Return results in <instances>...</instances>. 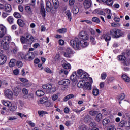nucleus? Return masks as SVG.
I'll list each match as a JSON object with an SVG mask.
<instances>
[{
    "instance_id": "f257e3e1",
    "label": "nucleus",
    "mask_w": 130,
    "mask_h": 130,
    "mask_svg": "<svg viewBox=\"0 0 130 130\" xmlns=\"http://www.w3.org/2000/svg\"><path fill=\"white\" fill-rule=\"evenodd\" d=\"M20 41L23 45V48H28L29 46H30L32 43H33V41H34V38L33 36L31 35L30 34H26V38L21 36L20 38Z\"/></svg>"
},
{
    "instance_id": "f03ea898",
    "label": "nucleus",
    "mask_w": 130,
    "mask_h": 130,
    "mask_svg": "<svg viewBox=\"0 0 130 130\" xmlns=\"http://www.w3.org/2000/svg\"><path fill=\"white\" fill-rule=\"evenodd\" d=\"M12 41V37L10 36H5L1 42V45L5 50H8L10 48L9 43Z\"/></svg>"
},
{
    "instance_id": "7ed1b4c3",
    "label": "nucleus",
    "mask_w": 130,
    "mask_h": 130,
    "mask_svg": "<svg viewBox=\"0 0 130 130\" xmlns=\"http://www.w3.org/2000/svg\"><path fill=\"white\" fill-rule=\"evenodd\" d=\"M70 44L73 48L75 49V50L80 49V47H81L80 40L78 38H75V39L71 40L70 41Z\"/></svg>"
},
{
    "instance_id": "20e7f679",
    "label": "nucleus",
    "mask_w": 130,
    "mask_h": 130,
    "mask_svg": "<svg viewBox=\"0 0 130 130\" xmlns=\"http://www.w3.org/2000/svg\"><path fill=\"white\" fill-rule=\"evenodd\" d=\"M110 34L113 38H119L123 35V32H122L120 29H114L110 30Z\"/></svg>"
},
{
    "instance_id": "39448f33",
    "label": "nucleus",
    "mask_w": 130,
    "mask_h": 130,
    "mask_svg": "<svg viewBox=\"0 0 130 130\" xmlns=\"http://www.w3.org/2000/svg\"><path fill=\"white\" fill-rule=\"evenodd\" d=\"M77 75L80 79L86 80L87 78H89V74L82 69H79L77 71Z\"/></svg>"
},
{
    "instance_id": "423d86ee",
    "label": "nucleus",
    "mask_w": 130,
    "mask_h": 130,
    "mask_svg": "<svg viewBox=\"0 0 130 130\" xmlns=\"http://www.w3.org/2000/svg\"><path fill=\"white\" fill-rule=\"evenodd\" d=\"M85 80L87 81L85 83L84 89L85 90H92V84H93V79L91 77H88Z\"/></svg>"
},
{
    "instance_id": "0eeeda50",
    "label": "nucleus",
    "mask_w": 130,
    "mask_h": 130,
    "mask_svg": "<svg viewBox=\"0 0 130 130\" xmlns=\"http://www.w3.org/2000/svg\"><path fill=\"white\" fill-rule=\"evenodd\" d=\"M58 84L60 86H64L65 88H69L71 85V80L70 79H63L59 81Z\"/></svg>"
},
{
    "instance_id": "6e6552de",
    "label": "nucleus",
    "mask_w": 130,
    "mask_h": 130,
    "mask_svg": "<svg viewBox=\"0 0 130 130\" xmlns=\"http://www.w3.org/2000/svg\"><path fill=\"white\" fill-rule=\"evenodd\" d=\"M46 10L48 13L52 12V10H53L52 4L49 1H46Z\"/></svg>"
},
{
    "instance_id": "1a4fd4ad",
    "label": "nucleus",
    "mask_w": 130,
    "mask_h": 130,
    "mask_svg": "<svg viewBox=\"0 0 130 130\" xmlns=\"http://www.w3.org/2000/svg\"><path fill=\"white\" fill-rule=\"evenodd\" d=\"M4 94L5 97L8 99L12 100L13 98H14V94H13V92L10 89L6 90L4 91Z\"/></svg>"
},
{
    "instance_id": "9d476101",
    "label": "nucleus",
    "mask_w": 130,
    "mask_h": 130,
    "mask_svg": "<svg viewBox=\"0 0 130 130\" xmlns=\"http://www.w3.org/2000/svg\"><path fill=\"white\" fill-rule=\"evenodd\" d=\"M79 38L83 39L84 40H88L89 39V34L85 31H82L79 33Z\"/></svg>"
},
{
    "instance_id": "9b49d317",
    "label": "nucleus",
    "mask_w": 130,
    "mask_h": 130,
    "mask_svg": "<svg viewBox=\"0 0 130 130\" xmlns=\"http://www.w3.org/2000/svg\"><path fill=\"white\" fill-rule=\"evenodd\" d=\"M118 125L120 127H129L130 122L125 120H122L119 123Z\"/></svg>"
},
{
    "instance_id": "f8f14e48",
    "label": "nucleus",
    "mask_w": 130,
    "mask_h": 130,
    "mask_svg": "<svg viewBox=\"0 0 130 130\" xmlns=\"http://www.w3.org/2000/svg\"><path fill=\"white\" fill-rule=\"evenodd\" d=\"M7 34V28L4 25H0V38H3Z\"/></svg>"
},
{
    "instance_id": "ddd939ff",
    "label": "nucleus",
    "mask_w": 130,
    "mask_h": 130,
    "mask_svg": "<svg viewBox=\"0 0 130 130\" xmlns=\"http://www.w3.org/2000/svg\"><path fill=\"white\" fill-rule=\"evenodd\" d=\"M84 7L86 10L90 9V7L92 6V1L91 0H84L83 3Z\"/></svg>"
},
{
    "instance_id": "4468645a",
    "label": "nucleus",
    "mask_w": 130,
    "mask_h": 130,
    "mask_svg": "<svg viewBox=\"0 0 130 130\" xmlns=\"http://www.w3.org/2000/svg\"><path fill=\"white\" fill-rule=\"evenodd\" d=\"M73 53V51L71 48H68L66 49L65 52L63 53V55L65 57L70 58L71 57V54Z\"/></svg>"
},
{
    "instance_id": "2eb2a0df",
    "label": "nucleus",
    "mask_w": 130,
    "mask_h": 130,
    "mask_svg": "<svg viewBox=\"0 0 130 130\" xmlns=\"http://www.w3.org/2000/svg\"><path fill=\"white\" fill-rule=\"evenodd\" d=\"M77 73L73 72L71 76H70V79L72 81V82H74V83H77L78 82V78H77Z\"/></svg>"
},
{
    "instance_id": "dca6fc26",
    "label": "nucleus",
    "mask_w": 130,
    "mask_h": 130,
    "mask_svg": "<svg viewBox=\"0 0 130 130\" xmlns=\"http://www.w3.org/2000/svg\"><path fill=\"white\" fill-rule=\"evenodd\" d=\"M65 14L68 21L71 22L72 21V13H71V11H70V10H67L65 11Z\"/></svg>"
},
{
    "instance_id": "f3484780",
    "label": "nucleus",
    "mask_w": 130,
    "mask_h": 130,
    "mask_svg": "<svg viewBox=\"0 0 130 130\" xmlns=\"http://www.w3.org/2000/svg\"><path fill=\"white\" fill-rule=\"evenodd\" d=\"M7 62V56L4 55L0 56V64H5V63Z\"/></svg>"
},
{
    "instance_id": "a211bd4d",
    "label": "nucleus",
    "mask_w": 130,
    "mask_h": 130,
    "mask_svg": "<svg viewBox=\"0 0 130 130\" xmlns=\"http://www.w3.org/2000/svg\"><path fill=\"white\" fill-rule=\"evenodd\" d=\"M83 120L85 123H89L92 121V118L89 115H86L84 116Z\"/></svg>"
},
{
    "instance_id": "6ab92c4d",
    "label": "nucleus",
    "mask_w": 130,
    "mask_h": 130,
    "mask_svg": "<svg viewBox=\"0 0 130 130\" xmlns=\"http://www.w3.org/2000/svg\"><path fill=\"white\" fill-rule=\"evenodd\" d=\"M4 10L7 13H10L12 11V6L9 4H5Z\"/></svg>"
},
{
    "instance_id": "aec40b11",
    "label": "nucleus",
    "mask_w": 130,
    "mask_h": 130,
    "mask_svg": "<svg viewBox=\"0 0 130 130\" xmlns=\"http://www.w3.org/2000/svg\"><path fill=\"white\" fill-rule=\"evenodd\" d=\"M2 103L5 106H7L8 107H10V106H12V103L10 102L9 101H7L5 100H3L1 101Z\"/></svg>"
},
{
    "instance_id": "412c9836",
    "label": "nucleus",
    "mask_w": 130,
    "mask_h": 130,
    "mask_svg": "<svg viewBox=\"0 0 130 130\" xmlns=\"http://www.w3.org/2000/svg\"><path fill=\"white\" fill-rule=\"evenodd\" d=\"M103 38H104L106 41H109L111 39V36L110 34L106 33L104 34L102 36Z\"/></svg>"
},
{
    "instance_id": "4be33fe9",
    "label": "nucleus",
    "mask_w": 130,
    "mask_h": 130,
    "mask_svg": "<svg viewBox=\"0 0 130 130\" xmlns=\"http://www.w3.org/2000/svg\"><path fill=\"white\" fill-rule=\"evenodd\" d=\"M13 92L14 96H16L17 97V96H18L19 94H20V92H21V88L19 87H15L13 89Z\"/></svg>"
},
{
    "instance_id": "5701e85b",
    "label": "nucleus",
    "mask_w": 130,
    "mask_h": 130,
    "mask_svg": "<svg viewBox=\"0 0 130 130\" xmlns=\"http://www.w3.org/2000/svg\"><path fill=\"white\" fill-rule=\"evenodd\" d=\"M74 97H75V95L74 94H70L65 96L63 98V101L64 102H67V101H68L69 99H72V98H74Z\"/></svg>"
},
{
    "instance_id": "b1692460",
    "label": "nucleus",
    "mask_w": 130,
    "mask_h": 130,
    "mask_svg": "<svg viewBox=\"0 0 130 130\" xmlns=\"http://www.w3.org/2000/svg\"><path fill=\"white\" fill-rule=\"evenodd\" d=\"M125 55H120L117 56L118 60H120V61L124 62V60H126V57L125 56Z\"/></svg>"
},
{
    "instance_id": "393cba45",
    "label": "nucleus",
    "mask_w": 130,
    "mask_h": 130,
    "mask_svg": "<svg viewBox=\"0 0 130 130\" xmlns=\"http://www.w3.org/2000/svg\"><path fill=\"white\" fill-rule=\"evenodd\" d=\"M52 2L54 6V9H58V7H59V2L58 0H52Z\"/></svg>"
},
{
    "instance_id": "a878e982",
    "label": "nucleus",
    "mask_w": 130,
    "mask_h": 130,
    "mask_svg": "<svg viewBox=\"0 0 130 130\" xmlns=\"http://www.w3.org/2000/svg\"><path fill=\"white\" fill-rule=\"evenodd\" d=\"M36 95L38 97H42L44 95V92L41 90H38L36 91Z\"/></svg>"
},
{
    "instance_id": "bb28decb",
    "label": "nucleus",
    "mask_w": 130,
    "mask_h": 130,
    "mask_svg": "<svg viewBox=\"0 0 130 130\" xmlns=\"http://www.w3.org/2000/svg\"><path fill=\"white\" fill-rule=\"evenodd\" d=\"M122 78L123 80H124V82H125L126 83H129L130 78L127 75L124 74L122 76Z\"/></svg>"
},
{
    "instance_id": "cd10ccee",
    "label": "nucleus",
    "mask_w": 130,
    "mask_h": 130,
    "mask_svg": "<svg viewBox=\"0 0 130 130\" xmlns=\"http://www.w3.org/2000/svg\"><path fill=\"white\" fill-rule=\"evenodd\" d=\"M125 98V94L124 93H121L118 97V100L119 104H121V101L123 100Z\"/></svg>"
},
{
    "instance_id": "c85d7f7f",
    "label": "nucleus",
    "mask_w": 130,
    "mask_h": 130,
    "mask_svg": "<svg viewBox=\"0 0 130 130\" xmlns=\"http://www.w3.org/2000/svg\"><path fill=\"white\" fill-rule=\"evenodd\" d=\"M85 81L84 80H82L79 81L78 84H77V86L78 87V88H84V86H85Z\"/></svg>"
},
{
    "instance_id": "c756f323",
    "label": "nucleus",
    "mask_w": 130,
    "mask_h": 130,
    "mask_svg": "<svg viewBox=\"0 0 130 130\" xmlns=\"http://www.w3.org/2000/svg\"><path fill=\"white\" fill-rule=\"evenodd\" d=\"M80 46L82 47H87L88 46V43L85 40H82L80 42Z\"/></svg>"
},
{
    "instance_id": "7c9ffc66",
    "label": "nucleus",
    "mask_w": 130,
    "mask_h": 130,
    "mask_svg": "<svg viewBox=\"0 0 130 130\" xmlns=\"http://www.w3.org/2000/svg\"><path fill=\"white\" fill-rule=\"evenodd\" d=\"M62 67L64 69H66V70H71V69H72V66H71V64L69 63H64L62 64Z\"/></svg>"
},
{
    "instance_id": "2f4dec72",
    "label": "nucleus",
    "mask_w": 130,
    "mask_h": 130,
    "mask_svg": "<svg viewBox=\"0 0 130 130\" xmlns=\"http://www.w3.org/2000/svg\"><path fill=\"white\" fill-rule=\"evenodd\" d=\"M103 3H106L107 6H112L113 5V0H102Z\"/></svg>"
},
{
    "instance_id": "473e14b6",
    "label": "nucleus",
    "mask_w": 130,
    "mask_h": 130,
    "mask_svg": "<svg viewBox=\"0 0 130 130\" xmlns=\"http://www.w3.org/2000/svg\"><path fill=\"white\" fill-rule=\"evenodd\" d=\"M102 119V114L99 113L95 118L96 122H100L101 121V120Z\"/></svg>"
},
{
    "instance_id": "72a5a7b5",
    "label": "nucleus",
    "mask_w": 130,
    "mask_h": 130,
    "mask_svg": "<svg viewBox=\"0 0 130 130\" xmlns=\"http://www.w3.org/2000/svg\"><path fill=\"white\" fill-rule=\"evenodd\" d=\"M47 100L48 99H47V97H44L40 99L39 101V103L40 104H44V103H46V102H47Z\"/></svg>"
},
{
    "instance_id": "f704fd0d",
    "label": "nucleus",
    "mask_w": 130,
    "mask_h": 130,
    "mask_svg": "<svg viewBox=\"0 0 130 130\" xmlns=\"http://www.w3.org/2000/svg\"><path fill=\"white\" fill-rule=\"evenodd\" d=\"M52 87V86H51V84H45L42 86V88L45 90H50Z\"/></svg>"
},
{
    "instance_id": "c9c22d12",
    "label": "nucleus",
    "mask_w": 130,
    "mask_h": 130,
    "mask_svg": "<svg viewBox=\"0 0 130 130\" xmlns=\"http://www.w3.org/2000/svg\"><path fill=\"white\" fill-rule=\"evenodd\" d=\"M15 64H16V59H11L9 62V67H10V68H13V67H15Z\"/></svg>"
},
{
    "instance_id": "e433bc0d",
    "label": "nucleus",
    "mask_w": 130,
    "mask_h": 130,
    "mask_svg": "<svg viewBox=\"0 0 130 130\" xmlns=\"http://www.w3.org/2000/svg\"><path fill=\"white\" fill-rule=\"evenodd\" d=\"M94 13L98 14V15H104V12L100 9H97L94 10Z\"/></svg>"
},
{
    "instance_id": "4c0bfd02",
    "label": "nucleus",
    "mask_w": 130,
    "mask_h": 130,
    "mask_svg": "<svg viewBox=\"0 0 130 130\" xmlns=\"http://www.w3.org/2000/svg\"><path fill=\"white\" fill-rule=\"evenodd\" d=\"M110 122V120L109 119L105 118L102 121V124L103 126H106Z\"/></svg>"
},
{
    "instance_id": "58836bf2",
    "label": "nucleus",
    "mask_w": 130,
    "mask_h": 130,
    "mask_svg": "<svg viewBox=\"0 0 130 130\" xmlns=\"http://www.w3.org/2000/svg\"><path fill=\"white\" fill-rule=\"evenodd\" d=\"M28 55H29V60H33V59H34V58H35V55H34V53H33V52H29L28 54Z\"/></svg>"
},
{
    "instance_id": "ea45409f",
    "label": "nucleus",
    "mask_w": 130,
    "mask_h": 130,
    "mask_svg": "<svg viewBox=\"0 0 130 130\" xmlns=\"http://www.w3.org/2000/svg\"><path fill=\"white\" fill-rule=\"evenodd\" d=\"M17 24L20 27H24V25H25L24 21H23L22 19H18Z\"/></svg>"
},
{
    "instance_id": "a19ab883",
    "label": "nucleus",
    "mask_w": 130,
    "mask_h": 130,
    "mask_svg": "<svg viewBox=\"0 0 130 130\" xmlns=\"http://www.w3.org/2000/svg\"><path fill=\"white\" fill-rule=\"evenodd\" d=\"M7 20L9 24H10L11 25L14 23V18H13V17L9 16L7 18Z\"/></svg>"
},
{
    "instance_id": "79ce46f5",
    "label": "nucleus",
    "mask_w": 130,
    "mask_h": 130,
    "mask_svg": "<svg viewBox=\"0 0 130 130\" xmlns=\"http://www.w3.org/2000/svg\"><path fill=\"white\" fill-rule=\"evenodd\" d=\"M38 113L40 116H43L45 114H48V112L45 111H39Z\"/></svg>"
},
{
    "instance_id": "37998d69",
    "label": "nucleus",
    "mask_w": 130,
    "mask_h": 130,
    "mask_svg": "<svg viewBox=\"0 0 130 130\" xmlns=\"http://www.w3.org/2000/svg\"><path fill=\"white\" fill-rule=\"evenodd\" d=\"M89 113L90 115H91V116H96V115L98 114V112L94 110H91L89 112Z\"/></svg>"
},
{
    "instance_id": "c03bdc74",
    "label": "nucleus",
    "mask_w": 130,
    "mask_h": 130,
    "mask_svg": "<svg viewBox=\"0 0 130 130\" xmlns=\"http://www.w3.org/2000/svg\"><path fill=\"white\" fill-rule=\"evenodd\" d=\"M122 63L123 66H127V67H128L130 64V59H126Z\"/></svg>"
},
{
    "instance_id": "a18cd8bd",
    "label": "nucleus",
    "mask_w": 130,
    "mask_h": 130,
    "mask_svg": "<svg viewBox=\"0 0 130 130\" xmlns=\"http://www.w3.org/2000/svg\"><path fill=\"white\" fill-rule=\"evenodd\" d=\"M25 11L28 14H31V13H32V9H31V7L29 6H26L25 7Z\"/></svg>"
},
{
    "instance_id": "49530a36",
    "label": "nucleus",
    "mask_w": 130,
    "mask_h": 130,
    "mask_svg": "<svg viewBox=\"0 0 130 130\" xmlns=\"http://www.w3.org/2000/svg\"><path fill=\"white\" fill-rule=\"evenodd\" d=\"M92 93L94 96H97L99 94V89L97 88L93 89L92 91Z\"/></svg>"
},
{
    "instance_id": "de8ad7c7",
    "label": "nucleus",
    "mask_w": 130,
    "mask_h": 130,
    "mask_svg": "<svg viewBox=\"0 0 130 130\" xmlns=\"http://www.w3.org/2000/svg\"><path fill=\"white\" fill-rule=\"evenodd\" d=\"M57 32L61 34L67 33V29L64 28L60 29H58L57 30Z\"/></svg>"
},
{
    "instance_id": "09e8293b",
    "label": "nucleus",
    "mask_w": 130,
    "mask_h": 130,
    "mask_svg": "<svg viewBox=\"0 0 130 130\" xmlns=\"http://www.w3.org/2000/svg\"><path fill=\"white\" fill-rule=\"evenodd\" d=\"M9 109L10 111H11V112H14V111H15L17 109V107L14 106H9Z\"/></svg>"
},
{
    "instance_id": "8fccbe9b",
    "label": "nucleus",
    "mask_w": 130,
    "mask_h": 130,
    "mask_svg": "<svg viewBox=\"0 0 130 130\" xmlns=\"http://www.w3.org/2000/svg\"><path fill=\"white\" fill-rule=\"evenodd\" d=\"M40 13L42 17H43L44 18H45V16H46V12L45 11V9H41Z\"/></svg>"
},
{
    "instance_id": "3c124183",
    "label": "nucleus",
    "mask_w": 130,
    "mask_h": 130,
    "mask_svg": "<svg viewBox=\"0 0 130 130\" xmlns=\"http://www.w3.org/2000/svg\"><path fill=\"white\" fill-rule=\"evenodd\" d=\"M44 70L46 73H49V74H52V70L49 69L48 67H46L44 68Z\"/></svg>"
},
{
    "instance_id": "603ef678",
    "label": "nucleus",
    "mask_w": 130,
    "mask_h": 130,
    "mask_svg": "<svg viewBox=\"0 0 130 130\" xmlns=\"http://www.w3.org/2000/svg\"><path fill=\"white\" fill-rule=\"evenodd\" d=\"M13 15L15 18H16V19H20V18H21V14L18 12H14Z\"/></svg>"
},
{
    "instance_id": "864d4df0",
    "label": "nucleus",
    "mask_w": 130,
    "mask_h": 130,
    "mask_svg": "<svg viewBox=\"0 0 130 130\" xmlns=\"http://www.w3.org/2000/svg\"><path fill=\"white\" fill-rule=\"evenodd\" d=\"M92 22H94V23H100V20H99V18L96 17H94L92 18Z\"/></svg>"
},
{
    "instance_id": "5fc2aeb1",
    "label": "nucleus",
    "mask_w": 130,
    "mask_h": 130,
    "mask_svg": "<svg viewBox=\"0 0 130 130\" xmlns=\"http://www.w3.org/2000/svg\"><path fill=\"white\" fill-rule=\"evenodd\" d=\"M73 14H74L75 15L78 14V13H79V8L74 7L73 9Z\"/></svg>"
},
{
    "instance_id": "6e6d98bb",
    "label": "nucleus",
    "mask_w": 130,
    "mask_h": 130,
    "mask_svg": "<svg viewBox=\"0 0 130 130\" xmlns=\"http://www.w3.org/2000/svg\"><path fill=\"white\" fill-rule=\"evenodd\" d=\"M52 87L51 88H50V92H51V93H52L53 92H55V91H56V87H55V86H54V85H51Z\"/></svg>"
},
{
    "instance_id": "4d7b16f0",
    "label": "nucleus",
    "mask_w": 130,
    "mask_h": 130,
    "mask_svg": "<svg viewBox=\"0 0 130 130\" xmlns=\"http://www.w3.org/2000/svg\"><path fill=\"white\" fill-rule=\"evenodd\" d=\"M16 66L18 68H22L23 67V63L21 61H18L16 63Z\"/></svg>"
},
{
    "instance_id": "13d9d810",
    "label": "nucleus",
    "mask_w": 130,
    "mask_h": 130,
    "mask_svg": "<svg viewBox=\"0 0 130 130\" xmlns=\"http://www.w3.org/2000/svg\"><path fill=\"white\" fill-rule=\"evenodd\" d=\"M27 123L32 127H34V126H35V123H33L32 121H27Z\"/></svg>"
},
{
    "instance_id": "bf43d9fd",
    "label": "nucleus",
    "mask_w": 130,
    "mask_h": 130,
    "mask_svg": "<svg viewBox=\"0 0 130 130\" xmlns=\"http://www.w3.org/2000/svg\"><path fill=\"white\" fill-rule=\"evenodd\" d=\"M79 128L80 130H87V127L85 125H80Z\"/></svg>"
},
{
    "instance_id": "052dcab7",
    "label": "nucleus",
    "mask_w": 130,
    "mask_h": 130,
    "mask_svg": "<svg viewBox=\"0 0 130 130\" xmlns=\"http://www.w3.org/2000/svg\"><path fill=\"white\" fill-rule=\"evenodd\" d=\"M122 54H123V55H128V56H129L130 55V50L128 49L126 50L125 52H123Z\"/></svg>"
},
{
    "instance_id": "680f3d73",
    "label": "nucleus",
    "mask_w": 130,
    "mask_h": 130,
    "mask_svg": "<svg viewBox=\"0 0 130 130\" xmlns=\"http://www.w3.org/2000/svg\"><path fill=\"white\" fill-rule=\"evenodd\" d=\"M106 77H107V75L105 72H104L101 74V78L102 80H105L106 79Z\"/></svg>"
},
{
    "instance_id": "e2e57ef3",
    "label": "nucleus",
    "mask_w": 130,
    "mask_h": 130,
    "mask_svg": "<svg viewBox=\"0 0 130 130\" xmlns=\"http://www.w3.org/2000/svg\"><path fill=\"white\" fill-rule=\"evenodd\" d=\"M80 22H81V23H86L87 24H89V25H91V24H92L91 21L88 20H81Z\"/></svg>"
},
{
    "instance_id": "0e129e2a",
    "label": "nucleus",
    "mask_w": 130,
    "mask_h": 130,
    "mask_svg": "<svg viewBox=\"0 0 130 130\" xmlns=\"http://www.w3.org/2000/svg\"><path fill=\"white\" fill-rule=\"evenodd\" d=\"M57 98H58V95L57 94H53L52 97L53 101H55L56 100H57Z\"/></svg>"
},
{
    "instance_id": "69168bd1",
    "label": "nucleus",
    "mask_w": 130,
    "mask_h": 130,
    "mask_svg": "<svg viewBox=\"0 0 130 130\" xmlns=\"http://www.w3.org/2000/svg\"><path fill=\"white\" fill-rule=\"evenodd\" d=\"M90 41L92 42V44H96V42L95 41V38L93 37L92 36L90 37Z\"/></svg>"
},
{
    "instance_id": "338daca9",
    "label": "nucleus",
    "mask_w": 130,
    "mask_h": 130,
    "mask_svg": "<svg viewBox=\"0 0 130 130\" xmlns=\"http://www.w3.org/2000/svg\"><path fill=\"white\" fill-rule=\"evenodd\" d=\"M22 93L24 95H28V89L26 88H23Z\"/></svg>"
},
{
    "instance_id": "774afa93",
    "label": "nucleus",
    "mask_w": 130,
    "mask_h": 130,
    "mask_svg": "<svg viewBox=\"0 0 130 130\" xmlns=\"http://www.w3.org/2000/svg\"><path fill=\"white\" fill-rule=\"evenodd\" d=\"M109 130H116L115 128V125H112L109 127Z\"/></svg>"
}]
</instances>
